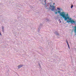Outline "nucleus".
Returning <instances> with one entry per match:
<instances>
[{"instance_id": "393cba45", "label": "nucleus", "mask_w": 76, "mask_h": 76, "mask_svg": "<svg viewBox=\"0 0 76 76\" xmlns=\"http://www.w3.org/2000/svg\"><path fill=\"white\" fill-rule=\"evenodd\" d=\"M61 19H62V17H61Z\"/></svg>"}, {"instance_id": "f257e3e1", "label": "nucleus", "mask_w": 76, "mask_h": 76, "mask_svg": "<svg viewBox=\"0 0 76 76\" xmlns=\"http://www.w3.org/2000/svg\"><path fill=\"white\" fill-rule=\"evenodd\" d=\"M62 14H61V15L62 17L63 18V16L64 17H68L69 16V15L68 13H67L66 14V12H63L61 13Z\"/></svg>"}, {"instance_id": "4468645a", "label": "nucleus", "mask_w": 76, "mask_h": 76, "mask_svg": "<svg viewBox=\"0 0 76 76\" xmlns=\"http://www.w3.org/2000/svg\"><path fill=\"white\" fill-rule=\"evenodd\" d=\"M40 26H40V27L41 28V26H42V23L40 24Z\"/></svg>"}, {"instance_id": "1a4fd4ad", "label": "nucleus", "mask_w": 76, "mask_h": 76, "mask_svg": "<svg viewBox=\"0 0 76 76\" xmlns=\"http://www.w3.org/2000/svg\"><path fill=\"white\" fill-rule=\"evenodd\" d=\"M74 28H75L74 32L75 34V35H76V26L74 27Z\"/></svg>"}, {"instance_id": "39448f33", "label": "nucleus", "mask_w": 76, "mask_h": 76, "mask_svg": "<svg viewBox=\"0 0 76 76\" xmlns=\"http://www.w3.org/2000/svg\"><path fill=\"white\" fill-rule=\"evenodd\" d=\"M57 9H58V12L57 11V12H58V13H59V14H60V15L61 16V15L62 14V13H63V12H61V10H60L61 9L60 8H57Z\"/></svg>"}, {"instance_id": "c756f323", "label": "nucleus", "mask_w": 76, "mask_h": 76, "mask_svg": "<svg viewBox=\"0 0 76 76\" xmlns=\"http://www.w3.org/2000/svg\"><path fill=\"white\" fill-rule=\"evenodd\" d=\"M0 33H1V32H0Z\"/></svg>"}, {"instance_id": "a211bd4d", "label": "nucleus", "mask_w": 76, "mask_h": 76, "mask_svg": "<svg viewBox=\"0 0 76 76\" xmlns=\"http://www.w3.org/2000/svg\"><path fill=\"white\" fill-rule=\"evenodd\" d=\"M67 45H68V46H69V43H67Z\"/></svg>"}, {"instance_id": "6e6552de", "label": "nucleus", "mask_w": 76, "mask_h": 76, "mask_svg": "<svg viewBox=\"0 0 76 76\" xmlns=\"http://www.w3.org/2000/svg\"><path fill=\"white\" fill-rule=\"evenodd\" d=\"M54 34L56 35H59V34L58 33L57 31H55L54 33Z\"/></svg>"}, {"instance_id": "9d476101", "label": "nucleus", "mask_w": 76, "mask_h": 76, "mask_svg": "<svg viewBox=\"0 0 76 76\" xmlns=\"http://www.w3.org/2000/svg\"><path fill=\"white\" fill-rule=\"evenodd\" d=\"M44 4H43V5H45V4H46V0L44 1Z\"/></svg>"}, {"instance_id": "b1692460", "label": "nucleus", "mask_w": 76, "mask_h": 76, "mask_svg": "<svg viewBox=\"0 0 76 76\" xmlns=\"http://www.w3.org/2000/svg\"><path fill=\"white\" fill-rule=\"evenodd\" d=\"M54 4H55V3H54L53 4V5H54Z\"/></svg>"}, {"instance_id": "0eeeda50", "label": "nucleus", "mask_w": 76, "mask_h": 76, "mask_svg": "<svg viewBox=\"0 0 76 76\" xmlns=\"http://www.w3.org/2000/svg\"><path fill=\"white\" fill-rule=\"evenodd\" d=\"M1 28L2 29V31L3 32H4V27L3 26H2L1 27Z\"/></svg>"}, {"instance_id": "bb28decb", "label": "nucleus", "mask_w": 76, "mask_h": 76, "mask_svg": "<svg viewBox=\"0 0 76 76\" xmlns=\"http://www.w3.org/2000/svg\"><path fill=\"white\" fill-rule=\"evenodd\" d=\"M47 9H48V8H47Z\"/></svg>"}, {"instance_id": "f8f14e48", "label": "nucleus", "mask_w": 76, "mask_h": 76, "mask_svg": "<svg viewBox=\"0 0 76 76\" xmlns=\"http://www.w3.org/2000/svg\"><path fill=\"white\" fill-rule=\"evenodd\" d=\"M45 20H47V21H49V19H48L47 18H46Z\"/></svg>"}, {"instance_id": "20e7f679", "label": "nucleus", "mask_w": 76, "mask_h": 76, "mask_svg": "<svg viewBox=\"0 0 76 76\" xmlns=\"http://www.w3.org/2000/svg\"><path fill=\"white\" fill-rule=\"evenodd\" d=\"M63 18L64 19V20H67V19H68L69 20H71V19L72 18L69 17V16L68 17H64V16L63 17Z\"/></svg>"}, {"instance_id": "dca6fc26", "label": "nucleus", "mask_w": 76, "mask_h": 76, "mask_svg": "<svg viewBox=\"0 0 76 76\" xmlns=\"http://www.w3.org/2000/svg\"><path fill=\"white\" fill-rule=\"evenodd\" d=\"M39 66H40V67H41V65H40V64H39Z\"/></svg>"}, {"instance_id": "c85d7f7f", "label": "nucleus", "mask_w": 76, "mask_h": 76, "mask_svg": "<svg viewBox=\"0 0 76 76\" xmlns=\"http://www.w3.org/2000/svg\"><path fill=\"white\" fill-rule=\"evenodd\" d=\"M40 1H41V0H40Z\"/></svg>"}, {"instance_id": "423d86ee", "label": "nucleus", "mask_w": 76, "mask_h": 76, "mask_svg": "<svg viewBox=\"0 0 76 76\" xmlns=\"http://www.w3.org/2000/svg\"><path fill=\"white\" fill-rule=\"evenodd\" d=\"M23 64H21L20 65H18V69H19L20 68H21L22 67H23Z\"/></svg>"}, {"instance_id": "f3484780", "label": "nucleus", "mask_w": 76, "mask_h": 76, "mask_svg": "<svg viewBox=\"0 0 76 76\" xmlns=\"http://www.w3.org/2000/svg\"><path fill=\"white\" fill-rule=\"evenodd\" d=\"M66 42L67 43H67H68V42H67V40H66Z\"/></svg>"}, {"instance_id": "a878e982", "label": "nucleus", "mask_w": 76, "mask_h": 76, "mask_svg": "<svg viewBox=\"0 0 76 76\" xmlns=\"http://www.w3.org/2000/svg\"><path fill=\"white\" fill-rule=\"evenodd\" d=\"M61 10H63L62 9H61Z\"/></svg>"}, {"instance_id": "cd10ccee", "label": "nucleus", "mask_w": 76, "mask_h": 76, "mask_svg": "<svg viewBox=\"0 0 76 76\" xmlns=\"http://www.w3.org/2000/svg\"><path fill=\"white\" fill-rule=\"evenodd\" d=\"M72 27L73 28V26H72Z\"/></svg>"}, {"instance_id": "412c9836", "label": "nucleus", "mask_w": 76, "mask_h": 76, "mask_svg": "<svg viewBox=\"0 0 76 76\" xmlns=\"http://www.w3.org/2000/svg\"><path fill=\"white\" fill-rule=\"evenodd\" d=\"M55 10V11H57V10Z\"/></svg>"}, {"instance_id": "aec40b11", "label": "nucleus", "mask_w": 76, "mask_h": 76, "mask_svg": "<svg viewBox=\"0 0 76 76\" xmlns=\"http://www.w3.org/2000/svg\"><path fill=\"white\" fill-rule=\"evenodd\" d=\"M0 35L1 36V33H0Z\"/></svg>"}, {"instance_id": "7ed1b4c3", "label": "nucleus", "mask_w": 76, "mask_h": 76, "mask_svg": "<svg viewBox=\"0 0 76 76\" xmlns=\"http://www.w3.org/2000/svg\"><path fill=\"white\" fill-rule=\"evenodd\" d=\"M50 7H49V9H51L52 11H53V10L54 11V10H54V9H55V7L54 6H52L50 4Z\"/></svg>"}, {"instance_id": "5701e85b", "label": "nucleus", "mask_w": 76, "mask_h": 76, "mask_svg": "<svg viewBox=\"0 0 76 76\" xmlns=\"http://www.w3.org/2000/svg\"><path fill=\"white\" fill-rule=\"evenodd\" d=\"M60 23L61 22V21H60Z\"/></svg>"}, {"instance_id": "9b49d317", "label": "nucleus", "mask_w": 76, "mask_h": 76, "mask_svg": "<svg viewBox=\"0 0 76 76\" xmlns=\"http://www.w3.org/2000/svg\"><path fill=\"white\" fill-rule=\"evenodd\" d=\"M40 29H41V27L40 26H39V27L38 28V31L39 32V31H40Z\"/></svg>"}, {"instance_id": "6ab92c4d", "label": "nucleus", "mask_w": 76, "mask_h": 76, "mask_svg": "<svg viewBox=\"0 0 76 76\" xmlns=\"http://www.w3.org/2000/svg\"><path fill=\"white\" fill-rule=\"evenodd\" d=\"M68 47L69 49H70V47L69 46H68Z\"/></svg>"}, {"instance_id": "4be33fe9", "label": "nucleus", "mask_w": 76, "mask_h": 76, "mask_svg": "<svg viewBox=\"0 0 76 76\" xmlns=\"http://www.w3.org/2000/svg\"><path fill=\"white\" fill-rule=\"evenodd\" d=\"M60 19H59V20H58V21H60Z\"/></svg>"}, {"instance_id": "2eb2a0df", "label": "nucleus", "mask_w": 76, "mask_h": 76, "mask_svg": "<svg viewBox=\"0 0 76 76\" xmlns=\"http://www.w3.org/2000/svg\"><path fill=\"white\" fill-rule=\"evenodd\" d=\"M73 5H71V9H72V8H73Z\"/></svg>"}, {"instance_id": "f03ea898", "label": "nucleus", "mask_w": 76, "mask_h": 76, "mask_svg": "<svg viewBox=\"0 0 76 76\" xmlns=\"http://www.w3.org/2000/svg\"><path fill=\"white\" fill-rule=\"evenodd\" d=\"M66 22H68V23H70L71 24H73V23L75 24V21H74L73 20H72V18L70 20H67Z\"/></svg>"}, {"instance_id": "ddd939ff", "label": "nucleus", "mask_w": 76, "mask_h": 76, "mask_svg": "<svg viewBox=\"0 0 76 76\" xmlns=\"http://www.w3.org/2000/svg\"><path fill=\"white\" fill-rule=\"evenodd\" d=\"M54 13H55V15H57V12H56V11H54Z\"/></svg>"}]
</instances>
